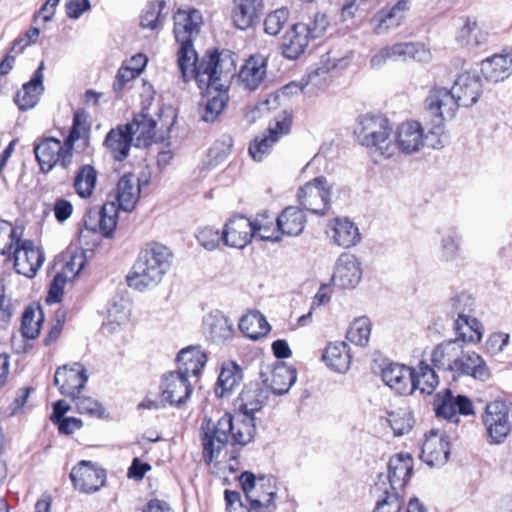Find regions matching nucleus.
<instances>
[{
    "mask_svg": "<svg viewBox=\"0 0 512 512\" xmlns=\"http://www.w3.org/2000/svg\"><path fill=\"white\" fill-rule=\"evenodd\" d=\"M67 279V276L63 273H57L54 276L46 298L48 304L58 303L62 300Z\"/></svg>",
    "mask_w": 512,
    "mask_h": 512,
    "instance_id": "nucleus-61",
    "label": "nucleus"
},
{
    "mask_svg": "<svg viewBox=\"0 0 512 512\" xmlns=\"http://www.w3.org/2000/svg\"><path fill=\"white\" fill-rule=\"evenodd\" d=\"M473 299L466 293L455 294L449 299V307L451 313L456 314L457 318L468 316L467 312L471 311Z\"/></svg>",
    "mask_w": 512,
    "mask_h": 512,
    "instance_id": "nucleus-58",
    "label": "nucleus"
},
{
    "mask_svg": "<svg viewBox=\"0 0 512 512\" xmlns=\"http://www.w3.org/2000/svg\"><path fill=\"white\" fill-rule=\"evenodd\" d=\"M486 36L476 21L467 20L460 30L458 39L466 46L476 47L486 41Z\"/></svg>",
    "mask_w": 512,
    "mask_h": 512,
    "instance_id": "nucleus-50",
    "label": "nucleus"
},
{
    "mask_svg": "<svg viewBox=\"0 0 512 512\" xmlns=\"http://www.w3.org/2000/svg\"><path fill=\"white\" fill-rule=\"evenodd\" d=\"M309 41V31L304 23L294 24L283 36L282 55L289 60L299 58L305 52Z\"/></svg>",
    "mask_w": 512,
    "mask_h": 512,
    "instance_id": "nucleus-24",
    "label": "nucleus"
},
{
    "mask_svg": "<svg viewBox=\"0 0 512 512\" xmlns=\"http://www.w3.org/2000/svg\"><path fill=\"white\" fill-rule=\"evenodd\" d=\"M392 127L389 120L380 114L366 113L360 115L354 127L357 142L383 156L390 157L394 147L390 139Z\"/></svg>",
    "mask_w": 512,
    "mask_h": 512,
    "instance_id": "nucleus-5",
    "label": "nucleus"
},
{
    "mask_svg": "<svg viewBox=\"0 0 512 512\" xmlns=\"http://www.w3.org/2000/svg\"><path fill=\"white\" fill-rule=\"evenodd\" d=\"M204 329L213 341H223L233 334V325L221 312L210 313L204 319Z\"/></svg>",
    "mask_w": 512,
    "mask_h": 512,
    "instance_id": "nucleus-42",
    "label": "nucleus"
},
{
    "mask_svg": "<svg viewBox=\"0 0 512 512\" xmlns=\"http://www.w3.org/2000/svg\"><path fill=\"white\" fill-rule=\"evenodd\" d=\"M177 64L184 82L194 79L200 89L203 87H224L235 72V64L228 53L209 54L198 62L192 42H178Z\"/></svg>",
    "mask_w": 512,
    "mask_h": 512,
    "instance_id": "nucleus-1",
    "label": "nucleus"
},
{
    "mask_svg": "<svg viewBox=\"0 0 512 512\" xmlns=\"http://www.w3.org/2000/svg\"><path fill=\"white\" fill-rule=\"evenodd\" d=\"M44 62L34 72L31 80L22 86V89L15 95L14 101L22 111L29 110L36 106L39 96L44 91L43 86Z\"/></svg>",
    "mask_w": 512,
    "mask_h": 512,
    "instance_id": "nucleus-28",
    "label": "nucleus"
},
{
    "mask_svg": "<svg viewBox=\"0 0 512 512\" xmlns=\"http://www.w3.org/2000/svg\"><path fill=\"white\" fill-rule=\"evenodd\" d=\"M433 128L426 134L420 122L408 120L398 125L395 131V144L405 154H413L424 146L439 149L444 146L441 140L443 122L438 123L436 117H432Z\"/></svg>",
    "mask_w": 512,
    "mask_h": 512,
    "instance_id": "nucleus-6",
    "label": "nucleus"
},
{
    "mask_svg": "<svg viewBox=\"0 0 512 512\" xmlns=\"http://www.w3.org/2000/svg\"><path fill=\"white\" fill-rule=\"evenodd\" d=\"M482 422L489 444H502L512 432V402H489L482 414Z\"/></svg>",
    "mask_w": 512,
    "mask_h": 512,
    "instance_id": "nucleus-7",
    "label": "nucleus"
},
{
    "mask_svg": "<svg viewBox=\"0 0 512 512\" xmlns=\"http://www.w3.org/2000/svg\"><path fill=\"white\" fill-rule=\"evenodd\" d=\"M14 268L17 273L33 278L42 266L45 255L31 240H23L13 250Z\"/></svg>",
    "mask_w": 512,
    "mask_h": 512,
    "instance_id": "nucleus-11",
    "label": "nucleus"
},
{
    "mask_svg": "<svg viewBox=\"0 0 512 512\" xmlns=\"http://www.w3.org/2000/svg\"><path fill=\"white\" fill-rule=\"evenodd\" d=\"M258 491L255 490L254 494H249V504L251 510L254 512H275L277 486L276 481L272 477H259L258 478Z\"/></svg>",
    "mask_w": 512,
    "mask_h": 512,
    "instance_id": "nucleus-21",
    "label": "nucleus"
},
{
    "mask_svg": "<svg viewBox=\"0 0 512 512\" xmlns=\"http://www.w3.org/2000/svg\"><path fill=\"white\" fill-rule=\"evenodd\" d=\"M482 93L480 77L475 73L460 74L451 90L433 88L425 100V107L431 117H436L438 123L453 118L458 107H471Z\"/></svg>",
    "mask_w": 512,
    "mask_h": 512,
    "instance_id": "nucleus-3",
    "label": "nucleus"
},
{
    "mask_svg": "<svg viewBox=\"0 0 512 512\" xmlns=\"http://www.w3.org/2000/svg\"><path fill=\"white\" fill-rule=\"evenodd\" d=\"M438 384L439 378L437 374L427 363L420 362L414 368L413 391L419 390L421 394L430 395L437 388Z\"/></svg>",
    "mask_w": 512,
    "mask_h": 512,
    "instance_id": "nucleus-44",
    "label": "nucleus"
},
{
    "mask_svg": "<svg viewBox=\"0 0 512 512\" xmlns=\"http://www.w3.org/2000/svg\"><path fill=\"white\" fill-rule=\"evenodd\" d=\"M413 471V458L407 453L392 456L388 463V480L392 490L397 493L408 483Z\"/></svg>",
    "mask_w": 512,
    "mask_h": 512,
    "instance_id": "nucleus-27",
    "label": "nucleus"
},
{
    "mask_svg": "<svg viewBox=\"0 0 512 512\" xmlns=\"http://www.w3.org/2000/svg\"><path fill=\"white\" fill-rule=\"evenodd\" d=\"M268 400V391L259 386L246 387L240 394L239 409L244 415L254 417Z\"/></svg>",
    "mask_w": 512,
    "mask_h": 512,
    "instance_id": "nucleus-40",
    "label": "nucleus"
},
{
    "mask_svg": "<svg viewBox=\"0 0 512 512\" xmlns=\"http://www.w3.org/2000/svg\"><path fill=\"white\" fill-rule=\"evenodd\" d=\"M275 143V139L269 136L261 139L256 138L249 146V154L255 161H262L270 153Z\"/></svg>",
    "mask_w": 512,
    "mask_h": 512,
    "instance_id": "nucleus-59",
    "label": "nucleus"
},
{
    "mask_svg": "<svg viewBox=\"0 0 512 512\" xmlns=\"http://www.w3.org/2000/svg\"><path fill=\"white\" fill-rule=\"evenodd\" d=\"M239 329L246 337L257 340L268 334L270 325L262 313L254 310L249 311L241 317Z\"/></svg>",
    "mask_w": 512,
    "mask_h": 512,
    "instance_id": "nucleus-41",
    "label": "nucleus"
},
{
    "mask_svg": "<svg viewBox=\"0 0 512 512\" xmlns=\"http://www.w3.org/2000/svg\"><path fill=\"white\" fill-rule=\"evenodd\" d=\"M228 84L229 82L219 89L211 86L203 87V89L208 91V98L205 103L200 104L199 107V114L202 121L212 123L216 121L222 113L228 100Z\"/></svg>",
    "mask_w": 512,
    "mask_h": 512,
    "instance_id": "nucleus-29",
    "label": "nucleus"
},
{
    "mask_svg": "<svg viewBox=\"0 0 512 512\" xmlns=\"http://www.w3.org/2000/svg\"><path fill=\"white\" fill-rule=\"evenodd\" d=\"M201 246L207 250H214L222 240V233L213 227H204L196 235Z\"/></svg>",
    "mask_w": 512,
    "mask_h": 512,
    "instance_id": "nucleus-60",
    "label": "nucleus"
},
{
    "mask_svg": "<svg viewBox=\"0 0 512 512\" xmlns=\"http://www.w3.org/2000/svg\"><path fill=\"white\" fill-rule=\"evenodd\" d=\"M414 369L398 363H392L382 370V379L387 386L399 394L413 392Z\"/></svg>",
    "mask_w": 512,
    "mask_h": 512,
    "instance_id": "nucleus-23",
    "label": "nucleus"
},
{
    "mask_svg": "<svg viewBox=\"0 0 512 512\" xmlns=\"http://www.w3.org/2000/svg\"><path fill=\"white\" fill-rule=\"evenodd\" d=\"M362 278L361 264L355 255L343 253L336 261L332 281L341 289L355 288Z\"/></svg>",
    "mask_w": 512,
    "mask_h": 512,
    "instance_id": "nucleus-14",
    "label": "nucleus"
},
{
    "mask_svg": "<svg viewBox=\"0 0 512 512\" xmlns=\"http://www.w3.org/2000/svg\"><path fill=\"white\" fill-rule=\"evenodd\" d=\"M132 142L134 141L125 124L111 129L106 135L104 144L116 161H123L129 155Z\"/></svg>",
    "mask_w": 512,
    "mask_h": 512,
    "instance_id": "nucleus-34",
    "label": "nucleus"
},
{
    "mask_svg": "<svg viewBox=\"0 0 512 512\" xmlns=\"http://www.w3.org/2000/svg\"><path fill=\"white\" fill-rule=\"evenodd\" d=\"M455 330L462 344L463 342L478 343L483 337L482 323L469 315L464 318H457Z\"/></svg>",
    "mask_w": 512,
    "mask_h": 512,
    "instance_id": "nucleus-45",
    "label": "nucleus"
},
{
    "mask_svg": "<svg viewBox=\"0 0 512 512\" xmlns=\"http://www.w3.org/2000/svg\"><path fill=\"white\" fill-rule=\"evenodd\" d=\"M387 421L395 436L408 433L414 424V418L407 409H398L388 413Z\"/></svg>",
    "mask_w": 512,
    "mask_h": 512,
    "instance_id": "nucleus-48",
    "label": "nucleus"
},
{
    "mask_svg": "<svg viewBox=\"0 0 512 512\" xmlns=\"http://www.w3.org/2000/svg\"><path fill=\"white\" fill-rule=\"evenodd\" d=\"M98 172L90 164L82 165L76 172L73 187L77 195L83 199L90 198L96 187Z\"/></svg>",
    "mask_w": 512,
    "mask_h": 512,
    "instance_id": "nucleus-43",
    "label": "nucleus"
},
{
    "mask_svg": "<svg viewBox=\"0 0 512 512\" xmlns=\"http://www.w3.org/2000/svg\"><path fill=\"white\" fill-rule=\"evenodd\" d=\"M74 145H68L66 139L61 142L54 137L42 139L34 146V153L39 163L41 171L50 172L57 164L67 169L73 158Z\"/></svg>",
    "mask_w": 512,
    "mask_h": 512,
    "instance_id": "nucleus-8",
    "label": "nucleus"
},
{
    "mask_svg": "<svg viewBox=\"0 0 512 512\" xmlns=\"http://www.w3.org/2000/svg\"><path fill=\"white\" fill-rule=\"evenodd\" d=\"M267 73V59L261 55H252L241 67L238 79L246 90H256Z\"/></svg>",
    "mask_w": 512,
    "mask_h": 512,
    "instance_id": "nucleus-26",
    "label": "nucleus"
},
{
    "mask_svg": "<svg viewBox=\"0 0 512 512\" xmlns=\"http://www.w3.org/2000/svg\"><path fill=\"white\" fill-rule=\"evenodd\" d=\"M288 18L289 11L286 8H280L271 12L264 20L265 32L269 35L276 36L283 29Z\"/></svg>",
    "mask_w": 512,
    "mask_h": 512,
    "instance_id": "nucleus-54",
    "label": "nucleus"
},
{
    "mask_svg": "<svg viewBox=\"0 0 512 512\" xmlns=\"http://www.w3.org/2000/svg\"><path fill=\"white\" fill-rule=\"evenodd\" d=\"M172 258V252L165 245L146 244L126 277L128 286L138 291L157 286L170 269Z\"/></svg>",
    "mask_w": 512,
    "mask_h": 512,
    "instance_id": "nucleus-4",
    "label": "nucleus"
},
{
    "mask_svg": "<svg viewBox=\"0 0 512 512\" xmlns=\"http://www.w3.org/2000/svg\"><path fill=\"white\" fill-rule=\"evenodd\" d=\"M188 378L177 371L164 374L160 384L161 402L171 406H181L186 403L192 393Z\"/></svg>",
    "mask_w": 512,
    "mask_h": 512,
    "instance_id": "nucleus-10",
    "label": "nucleus"
},
{
    "mask_svg": "<svg viewBox=\"0 0 512 512\" xmlns=\"http://www.w3.org/2000/svg\"><path fill=\"white\" fill-rule=\"evenodd\" d=\"M166 3L163 0L149 3L141 15V26L144 28L155 29L157 22L163 17V10Z\"/></svg>",
    "mask_w": 512,
    "mask_h": 512,
    "instance_id": "nucleus-53",
    "label": "nucleus"
},
{
    "mask_svg": "<svg viewBox=\"0 0 512 512\" xmlns=\"http://www.w3.org/2000/svg\"><path fill=\"white\" fill-rule=\"evenodd\" d=\"M322 359L330 369L339 373L346 372L351 364V355L345 342L329 343Z\"/></svg>",
    "mask_w": 512,
    "mask_h": 512,
    "instance_id": "nucleus-38",
    "label": "nucleus"
},
{
    "mask_svg": "<svg viewBox=\"0 0 512 512\" xmlns=\"http://www.w3.org/2000/svg\"><path fill=\"white\" fill-rule=\"evenodd\" d=\"M74 486L85 493L98 491L105 483L106 474L103 469L95 467L89 461H81L70 473Z\"/></svg>",
    "mask_w": 512,
    "mask_h": 512,
    "instance_id": "nucleus-16",
    "label": "nucleus"
},
{
    "mask_svg": "<svg viewBox=\"0 0 512 512\" xmlns=\"http://www.w3.org/2000/svg\"><path fill=\"white\" fill-rule=\"evenodd\" d=\"M86 117L84 113L77 111L73 117V124L70 128L69 134L66 137V143L70 145H74L77 140L82 138L86 133Z\"/></svg>",
    "mask_w": 512,
    "mask_h": 512,
    "instance_id": "nucleus-63",
    "label": "nucleus"
},
{
    "mask_svg": "<svg viewBox=\"0 0 512 512\" xmlns=\"http://www.w3.org/2000/svg\"><path fill=\"white\" fill-rule=\"evenodd\" d=\"M483 76L491 82H500L512 73V54H495L481 63Z\"/></svg>",
    "mask_w": 512,
    "mask_h": 512,
    "instance_id": "nucleus-32",
    "label": "nucleus"
},
{
    "mask_svg": "<svg viewBox=\"0 0 512 512\" xmlns=\"http://www.w3.org/2000/svg\"><path fill=\"white\" fill-rule=\"evenodd\" d=\"M306 222L305 214L296 206L286 207L276 218L278 232L287 236L300 235L305 228Z\"/></svg>",
    "mask_w": 512,
    "mask_h": 512,
    "instance_id": "nucleus-35",
    "label": "nucleus"
},
{
    "mask_svg": "<svg viewBox=\"0 0 512 512\" xmlns=\"http://www.w3.org/2000/svg\"><path fill=\"white\" fill-rule=\"evenodd\" d=\"M264 13V0H234L232 20L240 30L256 26Z\"/></svg>",
    "mask_w": 512,
    "mask_h": 512,
    "instance_id": "nucleus-19",
    "label": "nucleus"
},
{
    "mask_svg": "<svg viewBox=\"0 0 512 512\" xmlns=\"http://www.w3.org/2000/svg\"><path fill=\"white\" fill-rule=\"evenodd\" d=\"M253 236L251 220L244 216H235L229 219L222 231L224 244L238 249L247 246Z\"/></svg>",
    "mask_w": 512,
    "mask_h": 512,
    "instance_id": "nucleus-18",
    "label": "nucleus"
},
{
    "mask_svg": "<svg viewBox=\"0 0 512 512\" xmlns=\"http://www.w3.org/2000/svg\"><path fill=\"white\" fill-rule=\"evenodd\" d=\"M407 10L408 2L400 0L390 9L380 11L374 19V31L377 34H383L397 28L403 21Z\"/></svg>",
    "mask_w": 512,
    "mask_h": 512,
    "instance_id": "nucleus-37",
    "label": "nucleus"
},
{
    "mask_svg": "<svg viewBox=\"0 0 512 512\" xmlns=\"http://www.w3.org/2000/svg\"><path fill=\"white\" fill-rule=\"evenodd\" d=\"M126 126L137 147L150 145L156 136V121L147 113L136 114Z\"/></svg>",
    "mask_w": 512,
    "mask_h": 512,
    "instance_id": "nucleus-30",
    "label": "nucleus"
},
{
    "mask_svg": "<svg viewBox=\"0 0 512 512\" xmlns=\"http://www.w3.org/2000/svg\"><path fill=\"white\" fill-rule=\"evenodd\" d=\"M462 350L463 344L459 339L444 341L433 349L431 362L437 369L455 374Z\"/></svg>",
    "mask_w": 512,
    "mask_h": 512,
    "instance_id": "nucleus-22",
    "label": "nucleus"
},
{
    "mask_svg": "<svg viewBox=\"0 0 512 512\" xmlns=\"http://www.w3.org/2000/svg\"><path fill=\"white\" fill-rule=\"evenodd\" d=\"M177 372L190 377L197 376L207 362V356L198 346L182 349L177 355Z\"/></svg>",
    "mask_w": 512,
    "mask_h": 512,
    "instance_id": "nucleus-33",
    "label": "nucleus"
},
{
    "mask_svg": "<svg viewBox=\"0 0 512 512\" xmlns=\"http://www.w3.org/2000/svg\"><path fill=\"white\" fill-rule=\"evenodd\" d=\"M460 256V237L455 230L442 236L440 258L444 262H453Z\"/></svg>",
    "mask_w": 512,
    "mask_h": 512,
    "instance_id": "nucleus-51",
    "label": "nucleus"
},
{
    "mask_svg": "<svg viewBox=\"0 0 512 512\" xmlns=\"http://www.w3.org/2000/svg\"><path fill=\"white\" fill-rule=\"evenodd\" d=\"M242 381V370L235 362H225L222 365L221 372L215 387V393L218 397L229 396Z\"/></svg>",
    "mask_w": 512,
    "mask_h": 512,
    "instance_id": "nucleus-39",
    "label": "nucleus"
},
{
    "mask_svg": "<svg viewBox=\"0 0 512 512\" xmlns=\"http://www.w3.org/2000/svg\"><path fill=\"white\" fill-rule=\"evenodd\" d=\"M23 229L6 220H0V254L11 253L22 242Z\"/></svg>",
    "mask_w": 512,
    "mask_h": 512,
    "instance_id": "nucleus-46",
    "label": "nucleus"
},
{
    "mask_svg": "<svg viewBox=\"0 0 512 512\" xmlns=\"http://www.w3.org/2000/svg\"><path fill=\"white\" fill-rule=\"evenodd\" d=\"M371 324L368 318L355 319L346 334L347 339L358 346H365L370 337Z\"/></svg>",
    "mask_w": 512,
    "mask_h": 512,
    "instance_id": "nucleus-49",
    "label": "nucleus"
},
{
    "mask_svg": "<svg viewBox=\"0 0 512 512\" xmlns=\"http://www.w3.org/2000/svg\"><path fill=\"white\" fill-rule=\"evenodd\" d=\"M254 420L248 415L233 417L226 413L215 424L205 417L200 427L204 461L210 464L217 459L229 442L239 445L251 442L256 433Z\"/></svg>",
    "mask_w": 512,
    "mask_h": 512,
    "instance_id": "nucleus-2",
    "label": "nucleus"
},
{
    "mask_svg": "<svg viewBox=\"0 0 512 512\" xmlns=\"http://www.w3.org/2000/svg\"><path fill=\"white\" fill-rule=\"evenodd\" d=\"M296 370L284 363L277 364L271 371L270 377L263 380L267 387L274 394L283 395L287 393L296 382Z\"/></svg>",
    "mask_w": 512,
    "mask_h": 512,
    "instance_id": "nucleus-36",
    "label": "nucleus"
},
{
    "mask_svg": "<svg viewBox=\"0 0 512 512\" xmlns=\"http://www.w3.org/2000/svg\"><path fill=\"white\" fill-rule=\"evenodd\" d=\"M449 455L448 437L439 430L432 429L422 444L421 459L430 467H439L448 461Z\"/></svg>",
    "mask_w": 512,
    "mask_h": 512,
    "instance_id": "nucleus-13",
    "label": "nucleus"
},
{
    "mask_svg": "<svg viewBox=\"0 0 512 512\" xmlns=\"http://www.w3.org/2000/svg\"><path fill=\"white\" fill-rule=\"evenodd\" d=\"M327 235L335 245L343 248L353 247L361 240L358 227L348 218H335L328 225Z\"/></svg>",
    "mask_w": 512,
    "mask_h": 512,
    "instance_id": "nucleus-25",
    "label": "nucleus"
},
{
    "mask_svg": "<svg viewBox=\"0 0 512 512\" xmlns=\"http://www.w3.org/2000/svg\"><path fill=\"white\" fill-rule=\"evenodd\" d=\"M75 409L80 414H89L101 417L104 413L102 405L95 399L88 396H79L78 394L71 397Z\"/></svg>",
    "mask_w": 512,
    "mask_h": 512,
    "instance_id": "nucleus-56",
    "label": "nucleus"
},
{
    "mask_svg": "<svg viewBox=\"0 0 512 512\" xmlns=\"http://www.w3.org/2000/svg\"><path fill=\"white\" fill-rule=\"evenodd\" d=\"M87 381L86 369L80 363L60 367L54 375V384L59 387L62 395L69 398L79 394Z\"/></svg>",
    "mask_w": 512,
    "mask_h": 512,
    "instance_id": "nucleus-12",
    "label": "nucleus"
},
{
    "mask_svg": "<svg viewBox=\"0 0 512 512\" xmlns=\"http://www.w3.org/2000/svg\"><path fill=\"white\" fill-rule=\"evenodd\" d=\"M291 124L292 113L287 110L282 111L270 123L268 128V136L275 139V141L277 142L281 136L289 133Z\"/></svg>",
    "mask_w": 512,
    "mask_h": 512,
    "instance_id": "nucleus-55",
    "label": "nucleus"
},
{
    "mask_svg": "<svg viewBox=\"0 0 512 512\" xmlns=\"http://www.w3.org/2000/svg\"><path fill=\"white\" fill-rule=\"evenodd\" d=\"M117 210L114 201L105 203L102 207L99 227L105 237H110L117 225Z\"/></svg>",
    "mask_w": 512,
    "mask_h": 512,
    "instance_id": "nucleus-52",
    "label": "nucleus"
},
{
    "mask_svg": "<svg viewBox=\"0 0 512 512\" xmlns=\"http://www.w3.org/2000/svg\"><path fill=\"white\" fill-rule=\"evenodd\" d=\"M434 410L437 417L452 423L459 422L454 395L450 390H445L443 394L439 393L435 396Z\"/></svg>",
    "mask_w": 512,
    "mask_h": 512,
    "instance_id": "nucleus-47",
    "label": "nucleus"
},
{
    "mask_svg": "<svg viewBox=\"0 0 512 512\" xmlns=\"http://www.w3.org/2000/svg\"><path fill=\"white\" fill-rule=\"evenodd\" d=\"M455 374L471 376L476 380L486 381L490 378V370L484 359L474 351L462 350Z\"/></svg>",
    "mask_w": 512,
    "mask_h": 512,
    "instance_id": "nucleus-31",
    "label": "nucleus"
},
{
    "mask_svg": "<svg viewBox=\"0 0 512 512\" xmlns=\"http://www.w3.org/2000/svg\"><path fill=\"white\" fill-rule=\"evenodd\" d=\"M128 321V313L124 310H119L117 305H114L108 311L107 322L103 325V330L109 333H114L121 325Z\"/></svg>",
    "mask_w": 512,
    "mask_h": 512,
    "instance_id": "nucleus-62",
    "label": "nucleus"
},
{
    "mask_svg": "<svg viewBox=\"0 0 512 512\" xmlns=\"http://www.w3.org/2000/svg\"><path fill=\"white\" fill-rule=\"evenodd\" d=\"M202 14L196 9H179L174 16V35L177 42H193L200 32Z\"/></svg>",
    "mask_w": 512,
    "mask_h": 512,
    "instance_id": "nucleus-20",
    "label": "nucleus"
},
{
    "mask_svg": "<svg viewBox=\"0 0 512 512\" xmlns=\"http://www.w3.org/2000/svg\"><path fill=\"white\" fill-rule=\"evenodd\" d=\"M429 57V52L418 43H397L381 49L371 59L373 67H379L387 60L396 61L398 59L406 60L412 58L417 61H424Z\"/></svg>",
    "mask_w": 512,
    "mask_h": 512,
    "instance_id": "nucleus-15",
    "label": "nucleus"
},
{
    "mask_svg": "<svg viewBox=\"0 0 512 512\" xmlns=\"http://www.w3.org/2000/svg\"><path fill=\"white\" fill-rule=\"evenodd\" d=\"M297 198L305 210L323 216L330 209L331 186L325 177L314 178L299 189Z\"/></svg>",
    "mask_w": 512,
    "mask_h": 512,
    "instance_id": "nucleus-9",
    "label": "nucleus"
},
{
    "mask_svg": "<svg viewBox=\"0 0 512 512\" xmlns=\"http://www.w3.org/2000/svg\"><path fill=\"white\" fill-rule=\"evenodd\" d=\"M402 500L395 492L386 494V497L377 502L373 512H400Z\"/></svg>",
    "mask_w": 512,
    "mask_h": 512,
    "instance_id": "nucleus-64",
    "label": "nucleus"
},
{
    "mask_svg": "<svg viewBox=\"0 0 512 512\" xmlns=\"http://www.w3.org/2000/svg\"><path fill=\"white\" fill-rule=\"evenodd\" d=\"M35 316V311L30 307L23 313L21 330L27 339H35L39 335L42 317L39 315V318L35 319Z\"/></svg>",
    "mask_w": 512,
    "mask_h": 512,
    "instance_id": "nucleus-57",
    "label": "nucleus"
},
{
    "mask_svg": "<svg viewBox=\"0 0 512 512\" xmlns=\"http://www.w3.org/2000/svg\"><path fill=\"white\" fill-rule=\"evenodd\" d=\"M140 192L139 180L133 174H125L109 196L117 204V209L131 212L139 200Z\"/></svg>",
    "mask_w": 512,
    "mask_h": 512,
    "instance_id": "nucleus-17",
    "label": "nucleus"
}]
</instances>
